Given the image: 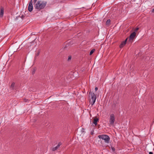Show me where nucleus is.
<instances>
[{
  "mask_svg": "<svg viewBox=\"0 0 154 154\" xmlns=\"http://www.w3.org/2000/svg\"><path fill=\"white\" fill-rule=\"evenodd\" d=\"M47 4V2L45 1L39 0L37 1L35 5V8L40 11L43 9Z\"/></svg>",
  "mask_w": 154,
  "mask_h": 154,
  "instance_id": "nucleus-1",
  "label": "nucleus"
},
{
  "mask_svg": "<svg viewBox=\"0 0 154 154\" xmlns=\"http://www.w3.org/2000/svg\"><path fill=\"white\" fill-rule=\"evenodd\" d=\"M90 94L91 97V99L90 100V103L92 106H93L95 102L97 97L96 95L93 92L90 91L89 95Z\"/></svg>",
  "mask_w": 154,
  "mask_h": 154,
  "instance_id": "nucleus-2",
  "label": "nucleus"
},
{
  "mask_svg": "<svg viewBox=\"0 0 154 154\" xmlns=\"http://www.w3.org/2000/svg\"><path fill=\"white\" fill-rule=\"evenodd\" d=\"M98 137L100 139L104 140L105 143H109L110 137L107 135L106 134L100 135L98 136Z\"/></svg>",
  "mask_w": 154,
  "mask_h": 154,
  "instance_id": "nucleus-3",
  "label": "nucleus"
},
{
  "mask_svg": "<svg viewBox=\"0 0 154 154\" xmlns=\"http://www.w3.org/2000/svg\"><path fill=\"white\" fill-rule=\"evenodd\" d=\"M115 121V115L113 114H111L110 115L109 119V124L112 126L114 125Z\"/></svg>",
  "mask_w": 154,
  "mask_h": 154,
  "instance_id": "nucleus-4",
  "label": "nucleus"
},
{
  "mask_svg": "<svg viewBox=\"0 0 154 154\" xmlns=\"http://www.w3.org/2000/svg\"><path fill=\"white\" fill-rule=\"evenodd\" d=\"M136 36V33L135 32H134L132 33L129 36V40L131 42H132L134 38Z\"/></svg>",
  "mask_w": 154,
  "mask_h": 154,
  "instance_id": "nucleus-5",
  "label": "nucleus"
},
{
  "mask_svg": "<svg viewBox=\"0 0 154 154\" xmlns=\"http://www.w3.org/2000/svg\"><path fill=\"white\" fill-rule=\"evenodd\" d=\"M32 0H30L28 6V10L29 12H31L33 10Z\"/></svg>",
  "mask_w": 154,
  "mask_h": 154,
  "instance_id": "nucleus-6",
  "label": "nucleus"
},
{
  "mask_svg": "<svg viewBox=\"0 0 154 154\" xmlns=\"http://www.w3.org/2000/svg\"><path fill=\"white\" fill-rule=\"evenodd\" d=\"M127 39L128 38H127L125 41L122 42V43H121V44L119 46L120 48H122L126 44V42L127 40Z\"/></svg>",
  "mask_w": 154,
  "mask_h": 154,
  "instance_id": "nucleus-7",
  "label": "nucleus"
},
{
  "mask_svg": "<svg viewBox=\"0 0 154 154\" xmlns=\"http://www.w3.org/2000/svg\"><path fill=\"white\" fill-rule=\"evenodd\" d=\"M61 145V143H59L58 145L55 147H54L52 149L53 151H55L58 148H59V147Z\"/></svg>",
  "mask_w": 154,
  "mask_h": 154,
  "instance_id": "nucleus-8",
  "label": "nucleus"
},
{
  "mask_svg": "<svg viewBox=\"0 0 154 154\" xmlns=\"http://www.w3.org/2000/svg\"><path fill=\"white\" fill-rule=\"evenodd\" d=\"M4 9L3 8L1 7L0 8V17H2L4 14Z\"/></svg>",
  "mask_w": 154,
  "mask_h": 154,
  "instance_id": "nucleus-9",
  "label": "nucleus"
},
{
  "mask_svg": "<svg viewBox=\"0 0 154 154\" xmlns=\"http://www.w3.org/2000/svg\"><path fill=\"white\" fill-rule=\"evenodd\" d=\"M99 119L98 118L94 119V120L93 123L96 125H97V122L98 121Z\"/></svg>",
  "mask_w": 154,
  "mask_h": 154,
  "instance_id": "nucleus-10",
  "label": "nucleus"
},
{
  "mask_svg": "<svg viewBox=\"0 0 154 154\" xmlns=\"http://www.w3.org/2000/svg\"><path fill=\"white\" fill-rule=\"evenodd\" d=\"M14 86H15V83H14V82H13L11 84V85L10 88L11 89L13 90L14 89Z\"/></svg>",
  "mask_w": 154,
  "mask_h": 154,
  "instance_id": "nucleus-11",
  "label": "nucleus"
},
{
  "mask_svg": "<svg viewBox=\"0 0 154 154\" xmlns=\"http://www.w3.org/2000/svg\"><path fill=\"white\" fill-rule=\"evenodd\" d=\"M110 19L108 20L106 22V24L107 25H109L110 24Z\"/></svg>",
  "mask_w": 154,
  "mask_h": 154,
  "instance_id": "nucleus-12",
  "label": "nucleus"
},
{
  "mask_svg": "<svg viewBox=\"0 0 154 154\" xmlns=\"http://www.w3.org/2000/svg\"><path fill=\"white\" fill-rule=\"evenodd\" d=\"M95 50L94 49H93L90 52V55H92L93 53L95 51Z\"/></svg>",
  "mask_w": 154,
  "mask_h": 154,
  "instance_id": "nucleus-13",
  "label": "nucleus"
},
{
  "mask_svg": "<svg viewBox=\"0 0 154 154\" xmlns=\"http://www.w3.org/2000/svg\"><path fill=\"white\" fill-rule=\"evenodd\" d=\"M139 28H136L135 29H134V32H136V31H137L138 29H139Z\"/></svg>",
  "mask_w": 154,
  "mask_h": 154,
  "instance_id": "nucleus-14",
  "label": "nucleus"
},
{
  "mask_svg": "<svg viewBox=\"0 0 154 154\" xmlns=\"http://www.w3.org/2000/svg\"><path fill=\"white\" fill-rule=\"evenodd\" d=\"M71 56H69V57H68V60H71Z\"/></svg>",
  "mask_w": 154,
  "mask_h": 154,
  "instance_id": "nucleus-15",
  "label": "nucleus"
},
{
  "mask_svg": "<svg viewBox=\"0 0 154 154\" xmlns=\"http://www.w3.org/2000/svg\"><path fill=\"white\" fill-rule=\"evenodd\" d=\"M151 12L153 13H154V8H153L151 11Z\"/></svg>",
  "mask_w": 154,
  "mask_h": 154,
  "instance_id": "nucleus-16",
  "label": "nucleus"
},
{
  "mask_svg": "<svg viewBox=\"0 0 154 154\" xmlns=\"http://www.w3.org/2000/svg\"><path fill=\"white\" fill-rule=\"evenodd\" d=\"M37 0H33L34 3L35 4L36 3Z\"/></svg>",
  "mask_w": 154,
  "mask_h": 154,
  "instance_id": "nucleus-17",
  "label": "nucleus"
},
{
  "mask_svg": "<svg viewBox=\"0 0 154 154\" xmlns=\"http://www.w3.org/2000/svg\"><path fill=\"white\" fill-rule=\"evenodd\" d=\"M95 91H96L98 90V88L97 87H96L95 88Z\"/></svg>",
  "mask_w": 154,
  "mask_h": 154,
  "instance_id": "nucleus-18",
  "label": "nucleus"
},
{
  "mask_svg": "<svg viewBox=\"0 0 154 154\" xmlns=\"http://www.w3.org/2000/svg\"><path fill=\"white\" fill-rule=\"evenodd\" d=\"M149 154H153L152 152H149Z\"/></svg>",
  "mask_w": 154,
  "mask_h": 154,
  "instance_id": "nucleus-19",
  "label": "nucleus"
},
{
  "mask_svg": "<svg viewBox=\"0 0 154 154\" xmlns=\"http://www.w3.org/2000/svg\"><path fill=\"white\" fill-rule=\"evenodd\" d=\"M91 134H93V132H91Z\"/></svg>",
  "mask_w": 154,
  "mask_h": 154,
  "instance_id": "nucleus-20",
  "label": "nucleus"
}]
</instances>
